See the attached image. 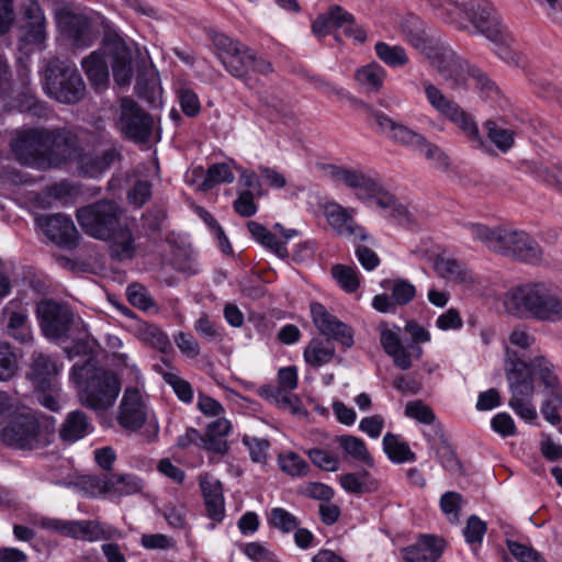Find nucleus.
<instances>
[{
  "label": "nucleus",
  "mask_w": 562,
  "mask_h": 562,
  "mask_svg": "<svg viewBox=\"0 0 562 562\" xmlns=\"http://www.w3.org/2000/svg\"><path fill=\"white\" fill-rule=\"evenodd\" d=\"M234 180L235 176L227 164H213L209 167L200 188L203 191H207L220 183H232Z\"/></svg>",
  "instance_id": "nucleus-52"
},
{
  "label": "nucleus",
  "mask_w": 562,
  "mask_h": 562,
  "mask_svg": "<svg viewBox=\"0 0 562 562\" xmlns=\"http://www.w3.org/2000/svg\"><path fill=\"white\" fill-rule=\"evenodd\" d=\"M79 486L89 497H108V488L110 487V474L82 476L79 481Z\"/></svg>",
  "instance_id": "nucleus-55"
},
{
  "label": "nucleus",
  "mask_w": 562,
  "mask_h": 562,
  "mask_svg": "<svg viewBox=\"0 0 562 562\" xmlns=\"http://www.w3.org/2000/svg\"><path fill=\"white\" fill-rule=\"evenodd\" d=\"M374 50L379 59L392 68L403 67L409 61L406 50L400 45H389L385 42H378Z\"/></svg>",
  "instance_id": "nucleus-48"
},
{
  "label": "nucleus",
  "mask_w": 562,
  "mask_h": 562,
  "mask_svg": "<svg viewBox=\"0 0 562 562\" xmlns=\"http://www.w3.org/2000/svg\"><path fill=\"white\" fill-rule=\"evenodd\" d=\"M336 350L330 339L313 338L303 352L307 364L319 368L329 363L335 357Z\"/></svg>",
  "instance_id": "nucleus-38"
},
{
  "label": "nucleus",
  "mask_w": 562,
  "mask_h": 562,
  "mask_svg": "<svg viewBox=\"0 0 562 562\" xmlns=\"http://www.w3.org/2000/svg\"><path fill=\"white\" fill-rule=\"evenodd\" d=\"M422 90L428 104L441 116L456 124L475 147L483 146L479 127L468 112H465L454 100L447 97L435 83L428 79L420 81Z\"/></svg>",
  "instance_id": "nucleus-11"
},
{
  "label": "nucleus",
  "mask_w": 562,
  "mask_h": 562,
  "mask_svg": "<svg viewBox=\"0 0 562 562\" xmlns=\"http://www.w3.org/2000/svg\"><path fill=\"white\" fill-rule=\"evenodd\" d=\"M116 420L123 429L130 431H137L146 424L147 406L137 389H125L117 408Z\"/></svg>",
  "instance_id": "nucleus-19"
},
{
  "label": "nucleus",
  "mask_w": 562,
  "mask_h": 562,
  "mask_svg": "<svg viewBox=\"0 0 562 562\" xmlns=\"http://www.w3.org/2000/svg\"><path fill=\"white\" fill-rule=\"evenodd\" d=\"M247 228L254 239L260 243L266 248L270 249L273 254H276L279 258L285 259L289 257V251L286 249V241L296 237L299 232L294 228H284L281 224L277 223L273 228L277 233H279L283 237V241L279 240L276 234L268 231L260 223L250 221L247 223Z\"/></svg>",
  "instance_id": "nucleus-25"
},
{
  "label": "nucleus",
  "mask_w": 562,
  "mask_h": 562,
  "mask_svg": "<svg viewBox=\"0 0 562 562\" xmlns=\"http://www.w3.org/2000/svg\"><path fill=\"white\" fill-rule=\"evenodd\" d=\"M336 442L348 457L368 467L374 465V460L361 438L352 435H341L336 438Z\"/></svg>",
  "instance_id": "nucleus-42"
},
{
  "label": "nucleus",
  "mask_w": 562,
  "mask_h": 562,
  "mask_svg": "<svg viewBox=\"0 0 562 562\" xmlns=\"http://www.w3.org/2000/svg\"><path fill=\"white\" fill-rule=\"evenodd\" d=\"M386 77L385 69L378 63L359 68L355 74L357 82L368 91H379Z\"/></svg>",
  "instance_id": "nucleus-45"
},
{
  "label": "nucleus",
  "mask_w": 562,
  "mask_h": 562,
  "mask_svg": "<svg viewBox=\"0 0 562 562\" xmlns=\"http://www.w3.org/2000/svg\"><path fill=\"white\" fill-rule=\"evenodd\" d=\"M35 225L54 244L65 248L77 246L79 233L72 220L64 214H42L34 220Z\"/></svg>",
  "instance_id": "nucleus-17"
},
{
  "label": "nucleus",
  "mask_w": 562,
  "mask_h": 562,
  "mask_svg": "<svg viewBox=\"0 0 562 562\" xmlns=\"http://www.w3.org/2000/svg\"><path fill=\"white\" fill-rule=\"evenodd\" d=\"M370 200L375 201L384 217L398 225H409L412 223V214L408 209L400 203L391 192L385 190L380 181L376 183L374 192L369 194Z\"/></svg>",
  "instance_id": "nucleus-29"
},
{
  "label": "nucleus",
  "mask_w": 562,
  "mask_h": 562,
  "mask_svg": "<svg viewBox=\"0 0 562 562\" xmlns=\"http://www.w3.org/2000/svg\"><path fill=\"white\" fill-rule=\"evenodd\" d=\"M122 213L115 201L100 200L78 209L76 218L87 235L109 240L120 228Z\"/></svg>",
  "instance_id": "nucleus-10"
},
{
  "label": "nucleus",
  "mask_w": 562,
  "mask_h": 562,
  "mask_svg": "<svg viewBox=\"0 0 562 562\" xmlns=\"http://www.w3.org/2000/svg\"><path fill=\"white\" fill-rule=\"evenodd\" d=\"M463 227L471 234L473 240L481 241L491 250L497 252L502 249L501 240L504 228H490L488 226L480 223H465Z\"/></svg>",
  "instance_id": "nucleus-44"
},
{
  "label": "nucleus",
  "mask_w": 562,
  "mask_h": 562,
  "mask_svg": "<svg viewBox=\"0 0 562 562\" xmlns=\"http://www.w3.org/2000/svg\"><path fill=\"white\" fill-rule=\"evenodd\" d=\"M138 337L162 353L171 349V342L167 334L154 324L140 325L138 327Z\"/></svg>",
  "instance_id": "nucleus-50"
},
{
  "label": "nucleus",
  "mask_w": 562,
  "mask_h": 562,
  "mask_svg": "<svg viewBox=\"0 0 562 562\" xmlns=\"http://www.w3.org/2000/svg\"><path fill=\"white\" fill-rule=\"evenodd\" d=\"M506 311L542 323L562 322V291L550 283L528 282L513 288L504 301Z\"/></svg>",
  "instance_id": "nucleus-4"
},
{
  "label": "nucleus",
  "mask_w": 562,
  "mask_h": 562,
  "mask_svg": "<svg viewBox=\"0 0 562 562\" xmlns=\"http://www.w3.org/2000/svg\"><path fill=\"white\" fill-rule=\"evenodd\" d=\"M370 119L380 127L382 133L387 134L397 143L411 146L415 149L424 143L422 135L405 125L396 123L381 111H372Z\"/></svg>",
  "instance_id": "nucleus-31"
},
{
  "label": "nucleus",
  "mask_w": 562,
  "mask_h": 562,
  "mask_svg": "<svg viewBox=\"0 0 562 562\" xmlns=\"http://www.w3.org/2000/svg\"><path fill=\"white\" fill-rule=\"evenodd\" d=\"M241 441L248 448L251 461L257 463H266L268 458V449L270 448V442L268 439L245 435Z\"/></svg>",
  "instance_id": "nucleus-64"
},
{
  "label": "nucleus",
  "mask_w": 562,
  "mask_h": 562,
  "mask_svg": "<svg viewBox=\"0 0 562 562\" xmlns=\"http://www.w3.org/2000/svg\"><path fill=\"white\" fill-rule=\"evenodd\" d=\"M36 317L42 333L48 339L67 337L74 323L71 310L54 300L40 301L36 305Z\"/></svg>",
  "instance_id": "nucleus-15"
},
{
  "label": "nucleus",
  "mask_w": 562,
  "mask_h": 562,
  "mask_svg": "<svg viewBox=\"0 0 562 562\" xmlns=\"http://www.w3.org/2000/svg\"><path fill=\"white\" fill-rule=\"evenodd\" d=\"M57 23L61 34L78 48L90 47L99 36L95 18L83 12H60Z\"/></svg>",
  "instance_id": "nucleus-14"
},
{
  "label": "nucleus",
  "mask_w": 562,
  "mask_h": 562,
  "mask_svg": "<svg viewBox=\"0 0 562 562\" xmlns=\"http://www.w3.org/2000/svg\"><path fill=\"white\" fill-rule=\"evenodd\" d=\"M144 488V482L133 474H110V487L108 488V497L121 498L140 493Z\"/></svg>",
  "instance_id": "nucleus-39"
},
{
  "label": "nucleus",
  "mask_w": 562,
  "mask_h": 562,
  "mask_svg": "<svg viewBox=\"0 0 562 562\" xmlns=\"http://www.w3.org/2000/svg\"><path fill=\"white\" fill-rule=\"evenodd\" d=\"M0 322L4 325L7 333L20 342H27L32 339L29 323L27 304L22 300L9 301L1 311Z\"/></svg>",
  "instance_id": "nucleus-22"
},
{
  "label": "nucleus",
  "mask_w": 562,
  "mask_h": 562,
  "mask_svg": "<svg viewBox=\"0 0 562 562\" xmlns=\"http://www.w3.org/2000/svg\"><path fill=\"white\" fill-rule=\"evenodd\" d=\"M383 286L391 292L378 294L372 300V307L380 313L394 314L397 306H404L416 296V288L405 279L396 278L385 280Z\"/></svg>",
  "instance_id": "nucleus-20"
},
{
  "label": "nucleus",
  "mask_w": 562,
  "mask_h": 562,
  "mask_svg": "<svg viewBox=\"0 0 562 562\" xmlns=\"http://www.w3.org/2000/svg\"><path fill=\"white\" fill-rule=\"evenodd\" d=\"M352 21V14L339 5H333L327 13L319 14L312 23L313 34L322 38L333 30L344 27L346 22Z\"/></svg>",
  "instance_id": "nucleus-36"
},
{
  "label": "nucleus",
  "mask_w": 562,
  "mask_h": 562,
  "mask_svg": "<svg viewBox=\"0 0 562 562\" xmlns=\"http://www.w3.org/2000/svg\"><path fill=\"white\" fill-rule=\"evenodd\" d=\"M93 431L91 418L82 411L76 409L67 414L58 429L59 439L72 445Z\"/></svg>",
  "instance_id": "nucleus-32"
},
{
  "label": "nucleus",
  "mask_w": 562,
  "mask_h": 562,
  "mask_svg": "<svg viewBox=\"0 0 562 562\" xmlns=\"http://www.w3.org/2000/svg\"><path fill=\"white\" fill-rule=\"evenodd\" d=\"M380 342L384 352L390 356L394 364L401 370H408L412 367L411 352L403 346L400 338V328H390L386 323L379 327Z\"/></svg>",
  "instance_id": "nucleus-30"
},
{
  "label": "nucleus",
  "mask_w": 562,
  "mask_h": 562,
  "mask_svg": "<svg viewBox=\"0 0 562 562\" xmlns=\"http://www.w3.org/2000/svg\"><path fill=\"white\" fill-rule=\"evenodd\" d=\"M104 43L112 55V70L119 86L130 85L133 77L132 50L126 42L116 33H109Z\"/></svg>",
  "instance_id": "nucleus-21"
},
{
  "label": "nucleus",
  "mask_w": 562,
  "mask_h": 562,
  "mask_svg": "<svg viewBox=\"0 0 562 562\" xmlns=\"http://www.w3.org/2000/svg\"><path fill=\"white\" fill-rule=\"evenodd\" d=\"M171 265L177 271L188 276L196 274L200 271V266L192 251L181 247L172 250Z\"/></svg>",
  "instance_id": "nucleus-54"
},
{
  "label": "nucleus",
  "mask_w": 562,
  "mask_h": 562,
  "mask_svg": "<svg viewBox=\"0 0 562 562\" xmlns=\"http://www.w3.org/2000/svg\"><path fill=\"white\" fill-rule=\"evenodd\" d=\"M267 521L270 527L283 535L293 532L301 525L299 517L282 507H273L267 516Z\"/></svg>",
  "instance_id": "nucleus-49"
},
{
  "label": "nucleus",
  "mask_w": 562,
  "mask_h": 562,
  "mask_svg": "<svg viewBox=\"0 0 562 562\" xmlns=\"http://www.w3.org/2000/svg\"><path fill=\"white\" fill-rule=\"evenodd\" d=\"M405 415L425 425L436 422V415L432 409L420 400L407 402L405 405Z\"/></svg>",
  "instance_id": "nucleus-60"
},
{
  "label": "nucleus",
  "mask_w": 562,
  "mask_h": 562,
  "mask_svg": "<svg viewBox=\"0 0 562 562\" xmlns=\"http://www.w3.org/2000/svg\"><path fill=\"white\" fill-rule=\"evenodd\" d=\"M31 372L37 383L44 384L49 378L58 374L59 368L50 356L34 352L32 355Z\"/></svg>",
  "instance_id": "nucleus-47"
},
{
  "label": "nucleus",
  "mask_w": 562,
  "mask_h": 562,
  "mask_svg": "<svg viewBox=\"0 0 562 562\" xmlns=\"http://www.w3.org/2000/svg\"><path fill=\"white\" fill-rule=\"evenodd\" d=\"M497 252L524 262L538 263L542 258L539 244L524 231L505 229Z\"/></svg>",
  "instance_id": "nucleus-18"
},
{
  "label": "nucleus",
  "mask_w": 562,
  "mask_h": 562,
  "mask_svg": "<svg viewBox=\"0 0 562 562\" xmlns=\"http://www.w3.org/2000/svg\"><path fill=\"white\" fill-rule=\"evenodd\" d=\"M527 366L531 371V378L537 375L540 385L542 386V392L561 390L562 385L557 372V367L544 356H536L531 358Z\"/></svg>",
  "instance_id": "nucleus-35"
},
{
  "label": "nucleus",
  "mask_w": 562,
  "mask_h": 562,
  "mask_svg": "<svg viewBox=\"0 0 562 562\" xmlns=\"http://www.w3.org/2000/svg\"><path fill=\"white\" fill-rule=\"evenodd\" d=\"M214 45L226 71L249 89L256 83L251 74L269 76L274 71L270 60L237 40L221 34L215 36Z\"/></svg>",
  "instance_id": "nucleus-6"
},
{
  "label": "nucleus",
  "mask_w": 562,
  "mask_h": 562,
  "mask_svg": "<svg viewBox=\"0 0 562 562\" xmlns=\"http://www.w3.org/2000/svg\"><path fill=\"white\" fill-rule=\"evenodd\" d=\"M506 378L509 385V407L522 419L531 422L537 418L532 404L535 393L533 379L527 361L516 357L515 352L506 350Z\"/></svg>",
  "instance_id": "nucleus-8"
},
{
  "label": "nucleus",
  "mask_w": 562,
  "mask_h": 562,
  "mask_svg": "<svg viewBox=\"0 0 562 562\" xmlns=\"http://www.w3.org/2000/svg\"><path fill=\"white\" fill-rule=\"evenodd\" d=\"M487 138L501 151L507 153L515 144L516 132L513 128L506 127L503 123L494 120H488L484 123Z\"/></svg>",
  "instance_id": "nucleus-43"
},
{
  "label": "nucleus",
  "mask_w": 562,
  "mask_h": 562,
  "mask_svg": "<svg viewBox=\"0 0 562 562\" xmlns=\"http://www.w3.org/2000/svg\"><path fill=\"white\" fill-rule=\"evenodd\" d=\"M278 462L280 469L293 477L306 476L311 470L308 463L295 452L280 454Z\"/></svg>",
  "instance_id": "nucleus-53"
},
{
  "label": "nucleus",
  "mask_w": 562,
  "mask_h": 562,
  "mask_svg": "<svg viewBox=\"0 0 562 562\" xmlns=\"http://www.w3.org/2000/svg\"><path fill=\"white\" fill-rule=\"evenodd\" d=\"M81 66L93 87L97 89L106 87L109 82V69L103 53L99 50L92 52L82 59Z\"/></svg>",
  "instance_id": "nucleus-37"
},
{
  "label": "nucleus",
  "mask_w": 562,
  "mask_h": 562,
  "mask_svg": "<svg viewBox=\"0 0 562 562\" xmlns=\"http://www.w3.org/2000/svg\"><path fill=\"white\" fill-rule=\"evenodd\" d=\"M311 314L314 325L323 335L339 341L348 348L353 345L351 328L330 314L323 304L317 302L311 303Z\"/></svg>",
  "instance_id": "nucleus-23"
},
{
  "label": "nucleus",
  "mask_w": 562,
  "mask_h": 562,
  "mask_svg": "<svg viewBox=\"0 0 562 562\" xmlns=\"http://www.w3.org/2000/svg\"><path fill=\"white\" fill-rule=\"evenodd\" d=\"M43 89L49 98L64 104H76L86 93V85L76 66L59 58L47 63Z\"/></svg>",
  "instance_id": "nucleus-7"
},
{
  "label": "nucleus",
  "mask_w": 562,
  "mask_h": 562,
  "mask_svg": "<svg viewBox=\"0 0 562 562\" xmlns=\"http://www.w3.org/2000/svg\"><path fill=\"white\" fill-rule=\"evenodd\" d=\"M435 15L459 30L473 29L494 44L495 54L505 63L518 66L519 55L512 47V36L487 0H429Z\"/></svg>",
  "instance_id": "nucleus-1"
},
{
  "label": "nucleus",
  "mask_w": 562,
  "mask_h": 562,
  "mask_svg": "<svg viewBox=\"0 0 562 562\" xmlns=\"http://www.w3.org/2000/svg\"><path fill=\"white\" fill-rule=\"evenodd\" d=\"M9 146L22 165L47 168L71 159L76 139L65 128L21 127L12 132Z\"/></svg>",
  "instance_id": "nucleus-3"
},
{
  "label": "nucleus",
  "mask_w": 562,
  "mask_h": 562,
  "mask_svg": "<svg viewBox=\"0 0 562 562\" xmlns=\"http://www.w3.org/2000/svg\"><path fill=\"white\" fill-rule=\"evenodd\" d=\"M383 450L393 463L413 462L416 454L411 450L408 443L398 435L386 432L383 437Z\"/></svg>",
  "instance_id": "nucleus-40"
},
{
  "label": "nucleus",
  "mask_w": 562,
  "mask_h": 562,
  "mask_svg": "<svg viewBox=\"0 0 562 562\" xmlns=\"http://www.w3.org/2000/svg\"><path fill=\"white\" fill-rule=\"evenodd\" d=\"M128 302L140 310L148 311L155 306V302L149 295L147 289L139 283L130 284L126 289Z\"/></svg>",
  "instance_id": "nucleus-62"
},
{
  "label": "nucleus",
  "mask_w": 562,
  "mask_h": 562,
  "mask_svg": "<svg viewBox=\"0 0 562 562\" xmlns=\"http://www.w3.org/2000/svg\"><path fill=\"white\" fill-rule=\"evenodd\" d=\"M120 157V151L114 147L103 150L101 155L82 154L78 159V168L83 176L95 178L105 172Z\"/></svg>",
  "instance_id": "nucleus-34"
},
{
  "label": "nucleus",
  "mask_w": 562,
  "mask_h": 562,
  "mask_svg": "<svg viewBox=\"0 0 562 562\" xmlns=\"http://www.w3.org/2000/svg\"><path fill=\"white\" fill-rule=\"evenodd\" d=\"M109 240H112L111 252L116 259L122 261L134 257V238L132 232L126 226L121 224L120 228Z\"/></svg>",
  "instance_id": "nucleus-46"
},
{
  "label": "nucleus",
  "mask_w": 562,
  "mask_h": 562,
  "mask_svg": "<svg viewBox=\"0 0 562 562\" xmlns=\"http://www.w3.org/2000/svg\"><path fill=\"white\" fill-rule=\"evenodd\" d=\"M405 38L453 88L467 87L471 81L484 98H494L498 94L497 87L486 74L479 68L470 67L440 38L429 36L424 31L412 30L405 33Z\"/></svg>",
  "instance_id": "nucleus-2"
},
{
  "label": "nucleus",
  "mask_w": 562,
  "mask_h": 562,
  "mask_svg": "<svg viewBox=\"0 0 562 562\" xmlns=\"http://www.w3.org/2000/svg\"><path fill=\"white\" fill-rule=\"evenodd\" d=\"M506 546L513 557L519 562H547L541 553L530 546L515 540H507Z\"/></svg>",
  "instance_id": "nucleus-61"
},
{
  "label": "nucleus",
  "mask_w": 562,
  "mask_h": 562,
  "mask_svg": "<svg viewBox=\"0 0 562 562\" xmlns=\"http://www.w3.org/2000/svg\"><path fill=\"white\" fill-rule=\"evenodd\" d=\"M306 454L311 462L323 471L336 472L340 467L338 457L324 449L312 448L306 450Z\"/></svg>",
  "instance_id": "nucleus-58"
},
{
  "label": "nucleus",
  "mask_w": 562,
  "mask_h": 562,
  "mask_svg": "<svg viewBox=\"0 0 562 562\" xmlns=\"http://www.w3.org/2000/svg\"><path fill=\"white\" fill-rule=\"evenodd\" d=\"M434 268L438 276L447 282L469 288L475 283V278L467 266L451 257L439 256L435 260Z\"/></svg>",
  "instance_id": "nucleus-33"
},
{
  "label": "nucleus",
  "mask_w": 562,
  "mask_h": 562,
  "mask_svg": "<svg viewBox=\"0 0 562 562\" xmlns=\"http://www.w3.org/2000/svg\"><path fill=\"white\" fill-rule=\"evenodd\" d=\"M355 209L344 207L336 202L328 203L325 207L327 223L336 235L355 244L367 241L369 245L375 246L374 238L355 220Z\"/></svg>",
  "instance_id": "nucleus-16"
},
{
  "label": "nucleus",
  "mask_w": 562,
  "mask_h": 562,
  "mask_svg": "<svg viewBox=\"0 0 562 562\" xmlns=\"http://www.w3.org/2000/svg\"><path fill=\"white\" fill-rule=\"evenodd\" d=\"M331 276L346 292L352 293L360 285L358 273L356 269L351 267L335 265L331 268Z\"/></svg>",
  "instance_id": "nucleus-57"
},
{
  "label": "nucleus",
  "mask_w": 562,
  "mask_h": 562,
  "mask_svg": "<svg viewBox=\"0 0 562 562\" xmlns=\"http://www.w3.org/2000/svg\"><path fill=\"white\" fill-rule=\"evenodd\" d=\"M116 126L127 139L144 144L149 140L154 120L134 100L122 98Z\"/></svg>",
  "instance_id": "nucleus-13"
},
{
  "label": "nucleus",
  "mask_w": 562,
  "mask_h": 562,
  "mask_svg": "<svg viewBox=\"0 0 562 562\" xmlns=\"http://www.w3.org/2000/svg\"><path fill=\"white\" fill-rule=\"evenodd\" d=\"M18 78L24 91L19 98V108L21 112H29L34 116L44 117L47 115V104L40 101L35 94V90L31 85V69L27 59L20 58L18 61Z\"/></svg>",
  "instance_id": "nucleus-27"
},
{
  "label": "nucleus",
  "mask_w": 562,
  "mask_h": 562,
  "mask_svg": "<svg viewBox=\"0 0 562 562\" xmlns=\"http://www.w3.org/2000/svg\"><path fill=\"white\" fill-rule=\"evenodd\" d=\"M162 378L164 381L172 387L173 392L180 401L187 404L192 402L193 390L187 380L180 378L173 372H164Z\"/></svg>",
  "instance_id": "nucleus-59"
},
{
  "label": "nucleus",
  "mask_w": 562,
  "mask_h": 562,
  "mask_svg": "<svg viewBox=\"0 0 562 562\" xmlns=\"http://www.w3.org/2000/svg\"><path fill=\"white\" fill-rule=\"evenodd\" d=\"M18 357L12 347L0 341V381H10L18 371Z\"/></svg>",
  "instance_id": "nucleus-56"
},
{
  "label": "nucleus",
  "mask_w": 562,
  "mask_h": 562,
  "mask_svg": "<svg viewBox=\"0 0 562 562\" xmlns=\"http://www.w3.org/2000/svg\"><path fill=\"white\" fill-rule=\"evenodd\" d=\"M71 376L80 385V404L94 412H104L112 407L122 389L121 381L114 372L94 367L90 362L75 364Z\"/></svg>",
  "instance_id": "nucleus-5"
},
{
  "label": "nucleus",
  "mask_w": 562,
  "mask_h": 562,
  "mask_svg": "<svg viewBox=\"0 0 562 562\" xmlns=\"http://www.w3.org/2000/svg\"><path fill=\"white\" fill-rule=\"evenodd\" d=\"M543 400L540 406V413L543 418L551 425L561 424V415L559 411L562 407V389L549 392H542Z\"/></svg>",
  "instance_id": "nucleus-51"
},
{
  "label": "nucleus",
  "mask_w": 562,
  "mask_h": 562,
  "mask_svg": "<svg viewBox=\"0 0 562 562\" xmlns=\"http://www.w3.org/2000/svg\"><path fill=\"white\" fill-rule=\"evenodd\" d=\"M199 485L204 498L207 517L214 522H221L225 517V502L221 481L205 473L199 476Z\"/></svg>",
  "instance_id": "nucleus-26"
},
{
  "label": "nucleus",
  "mask_w": 562,
  "mask_h": 562,
  "mask_svg": "<svg viewBox=\"0 0 562 562\" xmlns=\"http://www.w3.org/2000/svg\"><path fill=\"white\" fill-rule=\"evenodd\" d=\"M445 546L446 542L440 537L422 535L416 543L403 549V559L406 562H437Z\"/></svg>",
  "instance_id": "nucleus-28"
},
{
  "label": "nucleus",
  "mask_w": 562,
  "mask_h": 562,
  "mask_svg": "<svg viewBox=\"0 0 562 562\" xmlns=\"http://www.w3.org/2000/svg\"><path fill=\"white\" fill-rule=\"evenodd\" d=\"M41 527L76 541L98 542L115 541L124 538V532L100 519H60L44 517Z\"/></svg>",
  "instance_id": "nucleus-9"
},
{
  "label": "nucleus",
  "mask_w": 562,
  "mask_h": 562,
  "mask_svg": "<svg viewBox=\"0 0 562 562\" xmlns=\"http://www.w3.org/2000/svg\"><path fill=\"white\" fill-rule=\"evenodd\" d=\"M339 483L347 493L357 495L374 492L379 487L376 480L364 470L340 475Z\"/></svg>",
  "instance_id": "nucleus-41"
},
{
  "label": "nucleus",
  "mask_w": 562,
  "mask_h": 562,
  "mask_svg": "<svg viewBox=\"0 0 562 562\" xmlns=\"http://www.w3.org/2000/svg\"><path fill=\"white\" fill-rule=\"evenodd\" d=\"M53 432L43 428L32 414H19L12 417L1 432L2 441L12 448L35 450L47 447L53 440Z\"/></svg>",
  "instance_id": "nucleus-12"
},
{
  "label": "nucleus",
  "mask_w": 562,
  "mask_h": 562,
  "mask_svg": "<svg viewBox=\"0 0 562 562\" xmlns=\"http://www.w3.org/2000/svg\"><path fill=\"white\" fill-rule=\"evenodd\" d=\"M330 176L336 183L344 184L356 191L359 200L369 201V194L374 192L378 179L362 169L330 166Z\"/></svg>",
  "instance_id": "nucleus-24"
},
{
  "label": "nucleus",
  "mask_w": 562,
  "mask_h": 562,
  "mask_svg": "<svg viewBox=\"0 0 562 562\" xmlns=\"http://www.w3.org/2000/svg\"><path fill=\"white\" fill-rule=\"evenodd\" d=\"M237 194L238 195L233 203L234 211L243 217L254 216L258 211L255 198L259 196L251 192V190H237Z\"/></svg>",
  "instance_id": "nucleus-63"
}]
</instances>
